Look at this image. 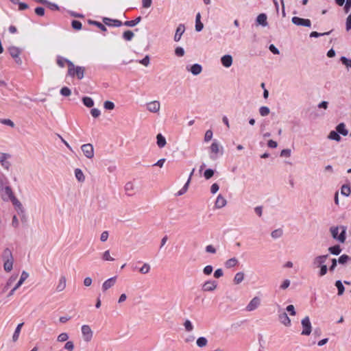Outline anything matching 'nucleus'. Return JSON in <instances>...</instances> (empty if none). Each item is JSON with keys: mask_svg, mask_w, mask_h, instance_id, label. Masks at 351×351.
I'll return each mask as SVG.
<instances>
[{"mask_svg": "<svg viewBox=\"0 0 351 351\" xmlns=\"http://www.w3.org/2000/svg\"><path fill=\"white\" fill-rule=\"evenodd\" d=\"M86 69L84 66H75L73 62H69L67 75L78 80H82L84 76Z\"/></svg>", "mask_w": 351, "mask_h": 351, "instance_id": "f257e3e1", "label": "nucleus"}, {"mask_svg": "<svg viewBox=\"0 0 351 351\" xmlns=\"http://www.w3.org/2000/svg\"><path fill=\"white\" fill-rule=\"evenodd\" d=\"M8 51L10 56L14 59L15 62L18 64H22V60L20 58V54L21 53V50L16 47H10L8 49Z\"/></svg>", "mask_w": 351, "mask_h": 351, "instance_id": "f03ea898", "label": "nucleus"}, {"mask_svg": "<svg viewBox=\"0 0 351 351\" xmlns=\"http://www.w3.org/2000/svg\"><path fill=\"white\" fill-rule=\"evenodd\" d=\"M301 323H302V326L303 328L301 335H309L311 332V328H312L309 317L308 316L305 317L302 320Z\"/></svg>", "mask_w": 351, "mask_h": 351, "instance_id": "7ed1b4c3", "label": "nucleus"}, {"mask_svg": "<svg viewBox=\"0 0 351 351\" xmlns=\"http://www.w3.org/2000/svg\"><path fill=\"white\" fill-rule=\"evenodd\" d=\"M82 334L85 341L89 342L93 338V330L88 325H83L82 326Z\"/></svg>", "mask_w": 351, "mask_h": 351, "instance_id": "20e7f679", "label": "nucleus"}, {"mask_svg": "<svg viewBox=\"0 0 351 351\" xmlns=\"http://www.w3.org/2000/svg\"><path fill=\"white\" fill-rule=\"evenodd\" d=\"M82 150L84 154L88 158H92L94 156V148L91 144H84L82 146Z\"/></svg>", "mask_w": 351, "mask_h": 351, "instance_id": "39448f33", "label": "nucleus"}, {"mask_svg": "<svg viewBox=\"0 0 351 351\" xmlns=\"http://www.w3.org/2000/svg\"><path fill=\"white\" fill-rule=\"evenodd\" d=\"M331 234L334 239H336L339 240L340 242L343 243L346 240L345 237V230H343L341 234L339 235V228L337 227L336 228H332L330 229Z\"/></svg>", "mask_w": 351, "mask_h": 351, "instance_id": "423d86ee", "label": "nucleus"}, {"mask_svg": "<svg viewBox=\"0 0 351 351\" xmlns=\"http://www.w3.org/2000/svg\"><path fill=\"white\" fill-rule=\"evenodd\" d=\"M292 23L296 25L310 27L311 25L309 19H304L298 16H293L291 19Z\"/></svg>", "mask_w": 351, "mask_h": 351, "instance_id": "0eeeda50", "label": "nucleus"}, {"mask_svg": "<svg viewBox=\"0 0 351 351\" xmlns=\"http://www.w3.org/2000/svg\"><path fill=\"white\" fill-rule=\"evenodd\" d=\"M160 104L158 101H152L147 104V109L150 112L156 113L160 110Z\"/></svg>", "mask_w": 351, "mask_h": 351, "instance_id": "6e6552de", "label": "nucleus"}, {"mask_svg": "<svg viewBox=\"0 0 351 351\" xmlns=\"http://www.w3.org/2000/svg\"><path fill=\"white\" fill-rule=\"evenodd\" d=\"M261 304V300L258 297H254L247 305L246 310L247 311H252L258 308Z\"/></svg>", "mask_w": 351, "mask_h": 351, "instance_id": "1a4fd4ad", "label": "nucleus"}, {"mask_svg": "<svg viewBox=\"0 0 351 351\" xmlns=\"http://www.w3.org/2000/svg\"><path fill=\"white\" fill-rule=\"evenodd\" d=\"M217 287V282L214 280H208L205 282L202 286V289L204 291H214Z\"/></svg>", "mask_w": 351, "mask_h": 351, "instance_id": "9d476101", "label": "nucleus"}, {"mask_svg": "<svg viewBox=\"0 0 351 351\" xmlns=\"http://www.w3.org/2000/svg\"><path fill=\"white\" fill-rule=\"evenodd\" d=\"M117 277H112L106 280L102 285V289L104 291H107L112 287H113L116 282Z\"/></svg>", "mask_w": 351, "mask_h": 351, "instance_id": "9b49d317", "label": "nucleus"}, {"mask_svg": "<svg viewBox=\"0 0 351 351\" xmlns=\"http://www.w3.org/2000/svg\"><path fill=\"white\" fill-rule=\"evenodd\" d=\"M103 22L105 25L108 26H113V27H120L122 25V22L119 20L117 19H110L108 18H104L103 19Z\"/></svg>", "mask_w": 351, "mask_h": 351, "instance_id": "f8f14e48", "label": "nucleus"}, {"mask_svg": "<svg viewBox=\"0 0 351 351\" xmlns=\"http://www.w3.org/2000/svg\"><path fill=\"white\" fill-rule=\"evenodd\" d=\"M66 286V279L64 276H61L59 278L58 283L56 286V291L58 292H61L64 291Z\"/></svg>", "mask_w": 351, "mask_h": 351, "instance_id": "ddd939ff", "label": "nucleus"}, {"mask_svg": "<svg viewBox=\"0 0 351 351\" xmlns=\"http://www.w3.org/2000/svg\"><path fill=\"white\" fill-rule=\"evenodd\" d=\"M328 255H322L317 256L314 261L313 264L317 267H321L322 265H326L324 263L328 258Z\"/></svg>", "mask_w": 351, "mask_h": 351, "instance_id": "4468645a", "label": "nucleus"}, {"mask_svg": "<svg viewBox=\"0 0 351 351\" xmlns=\"http://www.w3.org/2000/svg\"><path fill=\"white\" fill-rule=\"evenodd\" d=\"M221 62L223 66L228 68L232 64V58L230 55H225L221 57Z\"/></svg>", "mask_w": 351, "mask_h": 351, "instance_id": "2eb2a0df", "label": "nucleus"}, {"mask_svg": "<svg viewBox=\"0 0 351 351\" xmlns=\"http://www.w3.org/2000/svg\"><path fill=\"white\" fill-rule=\"evenodd\" d=\"M280 322L286 326H289L291 325V319L288 317L286 313H282L278 316Z\"/></svg>", "mask_w": 351, "mask_h": 351, "instance_id": "dca6fc26", "label": "nucleus"}, {"mask_svg": "<svg viewBox=\"0 0 351 351\" xmlns=\"http://www.w3.org/2000/svg\"><path fill=\"white\" fill-rule=\"evenodd\" d=\"M125 191L128 195L131 196L134 194L135 186L132 182H128L125 185Z\"/></svg>", "mask_w": 351, "mask_h": 351, "instance_id": "f3484780", "label": "nucleus"}, {"mask_svg": "<svg viewBox=\"0 0 351 351\" xmlns=\"http://www.w3.org/2000/svg\"><path fill=\"white\" fill-rule=\"evenodd\" d=\"M184 30H185V27H184V25L180 24L177 27L176 32V34L174 36L175 41L178 42L180 40L181 36H182V34L184 33Z\"/></svg>", "mask_w": 351, "mask_h": 351, "instance_id": "a211bd4d", "label": "nucleus"}, {"mask_svg": "<svg viewBox=\"0 0 351 351\" xmlns=\"http://www.w3.org/2000/svg\"><path fill=\"white\" fill-rule=\"evenodd\" d=\"M226 204V199L222 197L221 195H219L217 197L216 202H215V206L218 208H223Z\"/></svg>", "mask_w": 351, "mask_h": 351, "instance_id": "6ab92c4d", "label": "nucleus"}, {"mask_svg": "<svg viewBox=\"0 0 351 351\" xmlns=\"http://www.w3.org/2000/svg\"><path fill=\"white\" fill-rule=\"evenodd\" d=\"M56 62L57 64L61 68L64 67L65 64H67V66L69 67V62H71L70 60L61 56H58Z\"/></svg>", "mask_w": 351, "mask_h": 351, "instance_id": "aec40b11", "label": "nucleus"}, {"mask_svg": "<svg viewBox=\"0 0 351 351\" xmlns=\"http://www.w3.org/2000/svg\"><path fill=\"white\" fill-rule=\"evenodd\" d=\"M13 267V258L4 260L3 267L5 271L9 272L12 269Z\"/></svg>", "mask_w": 351, "mask_h": 351, "instance_id": "412c9836", "label": "nucleus"}, {"mask_svg": "<svg viewBox=\"0 0 351 351\" xmlns=\"http://www.w3.org/2000/svg\"><path fill=\"white\" fill-rule=\"evenodd\" d=\"M256 21L258 24L262 25L263 26H266L267 25L266 14H260L257 16Z\"/></svg>", "mask_w": 351, "mask_h": 351, "instance_id": "4be33fe9", "label": "nucleus"}, {"mask_svg": "<svg viewBox=\"0 0 351 351\" xmlns=\"http://www.w3.org/2000/svg\"><path fill=\"white\" fill-rule=\"evenodd\" d=\"M201 15L200 13H197L195 19V29L197 32H200L203 29V24L200 21Z\"/></svg>", "mask_w": 351, "mask_h": 351, "instance_id": "5701e85b", "label": "nucleus"}, {"mask_svg": "<svg viewBox=\"0 0 351 351\" xmlns=\"http://www.w3.org/2000/svg\"><path fill=\"white\" fill-rule=\"evenodd\" d=\"M75 178L76 179L80 182H84L85 180V176L83 173V172L82 171L81 169H76L75 170Z\"/></svg>", "mask_w": 351, "mask_h": 351, "instance_id": "b1692460", "label": "nucleus"}, {"mask_svg": "<svg viewBox=\"0 0 351 351\" xmlns=\"http://www.w3.org/2000/svg\"><path fill=\"white\" fill-rule=\"evenodd\" d=\"M23 326V323H21L17 326L16 328L15 329V331L12 336V340L14 342H16L18 340Z\"/></svg>", "mask_w": 351, "mask_h": 351, "instance_id": "393cba45", "label": "nucleus"}, {"mask_svg": "<svg viewBox=\"0 0 351 351\" xmlns=\"http://www.w3.org/2000/svg\"><path fill=\"white\" fill-rule=\"evenodd\" d=\"M156 138H157V145L159 147L162 148L165 146L166 139L161 134H158L156 136Z\"/></svg>", "mask_w": 351, "mask_h": 351, "instance_id": "a878e982", "label": "nucleus"}, {"mask_svg": "<svg viewBox=\"0 0 351 351\" xmlns=\"http://www.w3.org/2000/svg\"><path fill=\"white\" fill-rule=\"evenodd\" d=\"M337 131L341 134L343 136H346L348 134V130L346 129V125L344 123H341L339 124L336 128Z\"/></svg>", "mask_w": 351, "mask_h": 351, "instance_id": "bb28decb", "label": "nucleus"}, {"mask_svg": "<svg viewBox=\"0 0 351 351\" xmlns=\"http://www.w3.org/2000/svg\"><path fill=\"white\" fill-rule=\"evenodd\" d=\"M238 264V260L235 258H232L226 261L225 265L227 268H231L236 266Z\"/></svg>", "mask_w": 351, "mask_h": 351, "instance_id": "cd10ccee", "label": "nucleus"}, {"mask_svg": "<svg viewBox=\"0 0 351 351\" xmlns=\"http://www.w3.org/2000/svg\"><path fill=\"white\" fill-rule=\"evenodd\" d=\"M141 17L138 16L134 20L126 21L125 22H124L123 24H124V25L128 26V27H134L136 25H137L141 21Z\"/></svg>", "mask_w": 351, "mask_h": 351, "instance_id": "c85d7f7f", "label": "nucleus"}, {"mask_svg": "<svg viewBox=\"0 0 351 351\" xmlns=\"http://www.w3.org/2000/svg\"><path fill=\"white\" fill-rule=\"evenodd\" d=\"M193 172H194V169H193L192 172L191 173L190 177H189L188 181L186 182V183L184 185V186L182 188V189L178 192V195H181L186 192V191L188 189L189 184L191 180V177L193 175Z\"/></svg>", "mask_w": 351, "mask_h": 351, "instance_id": "c756f323", "label": "nucleus"}, {"mask_svg": "<svg viewBox=\"0 0 351 351\" xmlns=\"http://www.w3.org/2000/svg\"><path fill=\"white\" fill-rule=\"evenodd\" d=\"M201 71H202V66H201V65H199L198 64H193L191 68V72L193 75H198L201 73Z\"/></svg>", "mask_w": 351, "mask_h": 351, "instance_id": "7c9ffc66", "label": "nucleus"}, {"mask_svg": "<svg viewBox=\"0 0 351 351\" xmlns=\"http://www.w3.org/2000/svg\"><path fill=\"white\" fill-rule=\"evenodd\" d=\"M6 159L7 155L5 154H1L0 156V162L1 163V165L5 169H8L10 164L8 161H6Z\"/></svg>", "mask_w": 351, "mask_h": 351, "instance_id": "2f4dec72", "label": "nucleus"}, {"mask_svg": "<svg viewBox=\"0 0 351 351\" xmlns=\"http://www.w3.org/2000/svg\"><path fill=\"white\" fill-rule=\"evenodd\" d=\"M27 277H28V274L27 272H25V271H23L22 274L21 276L20 280H19V282L15 285L16 288L19 289L22 285L23 282L27 279Z\"/></svg>", "mask_w": 351, "mask_h": 351, "instance_id": "473e14b6", "label": "nucleus"}, {"mask_svg": "<svg viewBox=\"0 0 351 351\" xmlns=\"http://www.w3.org/2000/svg\"><path fill=\"white\" fill-rule=\"evenodd\" d=\"M350 192H351V190H350V187L349 185L348 184H343L342 186H341V193L343 195H345V196H349L350 194Z\"/></svg>", "mask_w": 351, "mask_h": 351, "instance_id": "72a5a7b5", "label": "nucleus"}, {"mask_svg": "<svg viewBox=\"0 0 351 351\" xmlns=\"http://www.w3.org/2000/svg\"><path fill=\"white\" fill-rule=\"evenodd\" d=\"M244 279V274L243 272H238L236 274L234 278V282L235 284L241 283Z\"/></svg>", "mask_w": 351, "mask_h": 351, "instance_id": "f704fd0d", "label": "nucleus"}, {"mask_svg": "<svg viewBox=\"0 0 351 351\" xmlns=\"http://www.w3.org/2000/svg\"><path fill=\"white\" fill-rule=\"evenodd\" d=\"M210 152L217 155L219 152V145L217 143L213 142L210 147Z\"/></svg>", "mask_w": 351, "mask_h": 351, "instance_id": "c9c22d12", "label": "nucleus"}, {"mask_svg": "<svg viewBox=\"0 0 351 351\" xmlns=\"http://www.w3.org/2000/svg\"><path fill=\"white\" fill-rule=\"evenodd\" d=\"M83 101V104L86 106V107H88V108H91L94 105V101L92 99V98L89 97H85L83 98L82 99Z\"/></svg>", "mask_w": 351, "mask_h": 351, "instance_id": "e433bc0d", "label": "nucleus"}, {"mask_svg": "<svg viewBox=\"0 0 351 351\" xmlns=\"http://www.w3.org/2000/svg\"><path fill=\"white\" fill-rule=\"evenodd\" d=\"M328 250L331 254H335V255L339 254L341 251L339 245H335L332 247H330L328 248Z\"/></svg>", "mask_w": 351, "mask_h": 351, "instance_id": "4c0bfd02", "label": "nucleus"}, {"mask_svg": "<svg viewBox=\"0 0 351 351\" xmlns=\"http://www.w3.org/2000/svg\"><path fill=\"white\" fill-rule=\"evenodd\" d=\"M134 36V33L130 30H127L124 32L123 34V38L128 41L131 40L133 38Z\"/></svg>", "mask_w": 351, "mask_h": 351, "instance_id": "58836bf2", "label": "nucleus"}, {"mask_svg": "<svg viewBox=\"0 0 351 351\" xmlns=\"http://www.w3.org/2000/svg\"><path fill=\"white\" fill-rule=\"evenodd\" d=\"M150 269V265L148 263H144L143 265L139 269V271L143 274H146L149 272Z\"/></svg>", "mask_w": 351, "mask_h": 351, "instance_id": "ea45409f", "label": "nucleus"}, {"mask_svg": "<svg viewBox=\"0 0 351 351\" xmlns=\"http://www.w3.org/2000/svg\"><path fill=\"white\" fill-rule=\"evenodd\" d=\"M11 202H12L13 205L18 209V210H20L22 211V208H23V206H22V204L21 203L16 199V197L14 196V197H12V198L10 199Z\"/></svg>", "mask_w": 351, "mask_h": 351, "instance_id": "a19ab883", "label": "nucleus"}, {"mask_svg": "<svg viewBox=\"0 0 351 351\" xmlns=\"http://www.w3.org/2000/svg\"><path fill=\"white\" fill-rule=\"evenodd\" d=\"M0 123L11 128H14L15 126L14 123L9 119H0Z\"/></svg>", "mask_w": 351, "mask_h": 351, "instance_id": "79ce46f5", "label": "nucleus"}, {"mask_svg": "<svg viewBox=\"0 0 351 351\" xmlns=\"http://www.w3.org/2000/svg\"><path fill=\"white\" fill-rule=\"evenodd\" d=\"M328 138L330 139L335 140L337 141H340L341 140V136L335 131H331L328 135Z\"/></svg>", "mask_w": 351, "mask_h": 351, "instance_id": "37998d69", "label": "nucleus"}, {"mask_svg": "<svg viewBox=\"0 0 351 351\" xmlns=\"http://www.w3.org/2000/svg\"><path fill=\"white\" fill-rule=\"evenodd\" d=\"M335 286L338 289V295H341L344 291V287L340 280H337L335 282Z\"/></svg>", "mask_w": 351, "mask_h": 351, "instance_id": "c03bdc74", "label": "nucleus"}, {"mask_svg": "<svg viewBox=\"0 0 351 351\" xmlns=\"http://www.w3.org/2000/svg\"><path fill=\"white\" fill-rule=\"evenodd\" d=\"M3 260L13 258L12 252L10 249L6 248L5 250H4L3 252Z\"/></svg>", "mask_w": 351, "mask_h": 351, "instance_id": "a18cd8bd", "label": "nucleus"}, {"mask_svg": "<svg viewBox=\"0 0 351 351\" xmlns=\"http://www.w3.org/2000/svg\"><path fill=\"white\" fill-rule=\"evenodd\" d=\"M269 108L267 106H262L259 109V112L261 116L265 117L269 114Z\"/></svg>", "mask_w": 351, "mask_h": 351, "instance_id": "49530a36", "label": "nucleus"}, {"mask_svg": "<svg viewBox=\"0 0 351 351\" xmlns=\"http://www.w3.org/2000/svg\"><path fill=\"white\" fill-rule=\"evenodd\" d=\"M69 339V335L66 332H62L61 334H60L58 336V338H57V340L59 342H64V341H67Z\"/></svg>", "mask_w": 351, "mask_h": 351, "instance_id": "de8ad7c7", "label": "nucleus"}, {"mask_svg": "<svg viewBox=\"0 0 351 351\" xmlns=\"http://www.w3.org/2000/svg\"><path fill=\"white\" fill-rule=\"evenodd\" d=\"M207 344V339L205 337H199L197 340V345L199 347H204Z\"/></svg>", "mask_w": 351, "mask_h": 351, "instance_id": "09e8293b", "label": "nucleus"}, {"mask_svg": "<svg viewBox=\"0 0 351 351\" xmlns=\"http://www.w3.org/2000/svg\"><path fill=\"white\" fill-rule=\"evenodd\" d=\"M102 258L104 260V261H114V258L112 257H111L110 254V251L109 250H106L104 252L103 255H102Z\"/></svg>", "mask_w": 351, "mask_h": 351, "instance_id": "8fccbe9b", "label": "nucleus"}, {"mask_svg": "<svg viewBox=\"0 0 351 351\" xmlns=\"http://www.w3.org/2000/svg\"><path fill=\"white\" fill-rule=\"evenodd\" d=\"M60 94L63 96L68 97L71 95V91L68 87H63L60 90Z\"/></svg>", "mask_w": 351, "mask_h": 351, "instance_id": "3c124183", "label": "nucleus"}, {"mask_svg": "<svg viewBox=\"0 0 351 351\" xmlns=\"http://www.w3.org/2000/svg\"><path fill=\"white\" fill-rule=\"evenodd\" d=\"M71 25H72V27L74 29L80 30L82 29V23L79 21L73 20L72 21Z\"/></svg>", "mask_w": 351, "mask_h": 351, "instance_id": "603ef678", "label": "nucleus"}, {"mask_svg": "<svg viewBox=\"0 0 351 351\" xmlns=\"http://www.w3.org/2000/svg\"><path fill=\"white\" fill-rule=\"evenodd\" d=\"M104 107L106 110H112L114 108V104L113 102H112L110 101H106L104 104Z\"/></svg>", "mask_w": 351, "mask_h": 351, "instance_id": "864d4df0", "label": "nucleus"}, {"mask_svg": "<svg viewBox=\"0 0 351 351\" xmlns=\"http://www.w3.org/2000/svg\"><path fill=\"white\" fill-rule=\"evenodd\" d=\"M184 326L186 330L188 332L192 331L193 329V326L192 323L191 322V321H189L188 319L184 322Z\"/></svg>", "mask_w": 351, "mask_h": 351, "instance_id": "5fc2aeb1", "label": "nucleus"}, {"mask_svg": "<svg viewBox=\"0 0 351 351\" xmlns=\"http://www.w3.org/2000/svg\"><path fill=\"white\" fill-rule=\"evenodd\" d=\"M282 235V230L281 229H277L271 232V237L274 239L280 237Z\"/></svg>", "mask_w": 351, "mask_h": 351, "instance_id": "6e6d98bb", "label": "nucleus"}, {"mask_svg": "<svg viewBox=\"0 0 351 351\" xmlns=\"http://www.w3.org/2000/svg\"><path fill=\"white\" fill-rule=\"evenodd\" d=\"M214 175V171L211 169H208L204 171V176L206 180L210 179Z\"/></svg>", "mask_w": 351, "mask_h": 351, "instance_id": "4d7b16f0", "label": "nucleus"}, {"mask_svg": "<svg viewBox=\"0 0 351 351\" xmlns=\"http://www.w3.org/2000/svg\"><path fill=\"white\" fill-rule=\"evenodd\" d=\"M4 192L8 196L10 199H11L12 197H14L12 190L10 186H5L4 189Z\"/></svg>", "mask_w": 351, "mask_h": 351, "instance_id": "13d9d810", "label": "nucleus"}, {"mask_svg": "<svg viewBox=\"0 0 351 351\" xmlns=\"http://www.w3.org/2000/svg\"><path fill=\"white\" fill-rule=\"evenodd\" d=\"M64 349L68 351H73L74 350V344L73 341H67L64 345Z\"/></svg>", "mask_w": 351, "mask_h": 351, "instance_id": "bf43d9fd", "label": "nucleus"}, {"mask_svg": "<svg viewBox=\"0 0 351 351\" xmlns=\"http://www.w3.org/2000/svg\"><path fill=\"white\" fill-rule=\"evenodd\" d=\"M92 23L95 25L102 32H106L107 30L106 26L99 22L93 21Z\"/></svg>", "mask_w": 351, "mask_h": 351, "instance_id": "052dcab7", "label": "nucleus"}, {"mask_svg": "<svg viewBox=\"0 0 351 351\" xmlns=\"http://www.w3.org/2000/svg\"><path fill=\"white\" fill-rule=\"evenodd\" d=\"M213 137V132L210 130H208L206 132L205 136H204V141L206 142H208L211 140Z\"/></svg>", "mask_w": 351, "mask_h": 351, "instance_id": "680f3d73", "label": "nucleus"}, {"mask_svg": "<svg viewBox=\"0 0 351 351\" xmlns=\"http://www.w3.org/2000/svg\"><path fill=\"white\" fill-rule=\"evenodd\" d=\"M349 256L346 254H343L339 258V263L340 264H344L349 260Z\"/></svg>", "mask_w": 351, "mask_h": 351, "instance_id": "e2e57ef3", "label": "nucleus"}, {"mask_svg": "<svg viewBox=\"0 0 351 351\" xmlns=\"http://www.w3.org/2000/svg\"><path fill=\"white\" fill-rule=\"evenodd\" d=\"M45 5H47L48 6V8L51 10H59V7L58 5H56V3H50L49 1H47V3H45Z\"/></svg>", "mask_w": 351, "mask_h": 351, "instance_id": "0e129e2a", "label": "nucleus"}, {"mask_svg": "<svg viewBox=\"0 0 351 351\" xmlns=\"http://www.w3.org/2000/svg\"><path fill=\"white\" fill-rule=\"evenodd\" d=\"M35 13L40 16H43L45 14V9L42 7H37L35 9Z\"/></svg>", "mask_w": 351, "mask_h": 351, "instance_id": "69168bd1", "label": "nucleus"}, {"mask_svg": "<svg viewBox=\"0 0 351 351\" xmlns=\"http://www.w3.org/2000/svg\"><path fill=\"white\" fill-rule=\"evenodd\" d=\"M90 114L94 118H97L100 115L101 112L97 108H93L90 110Z\"/></svg>", "mask_w": 351, "mask_h": 351, "instance_id": "338daca9", "label": "nucleus"}, {"mask_svg": "<svg viewBox=\"0 0 351 351\" xmlns=\"http://www.w3.org/2000/svg\"><path fill=\"white\" fill-rule=\"evenodd\" d=\"M341 61L347 67H350L351 68V60H348L346 57H342L341 58Z\"/></svg>", "mask_w": 351, "mask_h": 351, "instance_id": "774afa93", "label": "nucleus"}]
</instances>
